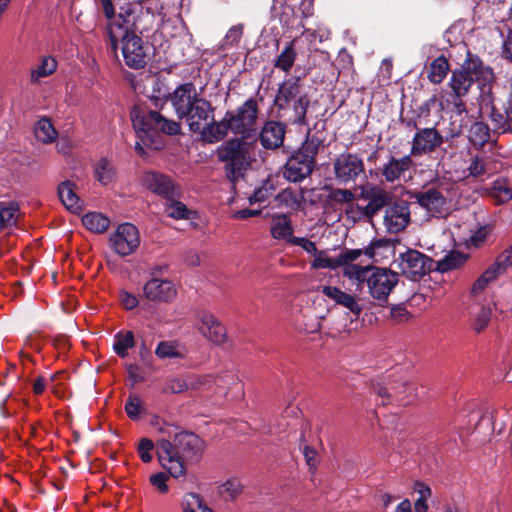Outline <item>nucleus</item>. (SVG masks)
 Returning a JSON list of instances; mask_svg holds the SVG:
<instances>
[{
  "mask_svg": "<svg viewBox=\"0 0 512 512\" xmlns=\"http://www.w3.org/2000/svg\"><path fill=\"white\" fill-rule=\"evenodd\" d=\"M204 441L188 431L176 433L172 440L161 439L157 442V456L160 465L173 478L186 473V465L200 461L204 452Z\"/></svg>",
  "mask_w": 512,
  "mask_h": 512,
  "instance_id": "1",
  "label": "nucleus"
},
{
  "mask_svg": "<svg viewBox=\"0 0 512 512\" xmlns=\"http://www.w3.org/2000/svg\"><path fill=\"white\" fill-rule=\"evenodd\" d=\"M146 29L143 19H130V14L124 19L112 20L107 23V34L111 49L117 51V43L121 40V50L125 64L132 69H141L146 65L147 48L135 32Z\"/></svg>",
  "mask_w": 512,
  "mask_h": 512,
  "instance_id": "2",
  "label": "nucleus"
},
{
  "mask_svg": "<svg viewBox=\"0 0 512 512\" xmlns=\"http://www.w3.org/2000/svg\"><path fill=\"white\" fill-rule=\"evenodd\" d=\"M133 127L140 141L135 144V151L140 156H145L144 146L158 150L162 143L158 140V132L167 135H177L181 131L180 124L172 119H167L159 112L149 111H133L131 115Z\"/></svg>",
  "mask_w": 512,
  "mask_h": 512,
  "instance_id": "3",
  "label": "nucleus"
},
{
  "mask_svg": "<svg viewBox=\"0 0 512 512\" xmlns=\"http://www.w3.org/2000/svg\"><path fill=\"white\" fill-rule=\"evenodd\" d=\"M495 75L492 68L485 65L479 56L467 53L461 68L451 73L448 86L451 89L450 95L466 96L474 82L482 83L484 86L494 81Z\"/></svg>",
  "mask_w": 512,
  "mask_h": 512,
  "instance_id": "4",
  "label": "nucleus"
},
{
  "mask_svg": "<svg viewBox=\"0 0 512 512\" xmlns=\"http://www.w3.org/2000/svg\"><path fill=\"white\" fill-rule=\"evenodd\" d=\"M359 199L368 201L365 206L351 203L344 212L353 223L372 222L373 218L391 201L389 193L378 185L366 184L360 187Z\"/></svg>",
  "mask_w": 512,
  "mask_h": 512,
  "instance_id": "5",
  "label": "nucleus"
},
{
  "mask_svg": "<svg viewBox=\"0 0 512 512\" xmlns=\"http://www.w3.org/2000/svg\"><path fill=\"white\" fill-rule=\"evenodd\" d=\"M244 138H232L222 143L216 150L217 159L225 163L228 178L235 182L251 165L249 145Z\"/></svg>",
  "mask_w": 512,
  "mask_h": 512,
  "instance_id": "6",
  "label": "nucleus"
},
{
  "mask_svg": "<svg viewBox=\"0 0 512 512\" xmlns=\"http://www.w3.org/2000/svg\"><path fill=\"white\" fill-rule=\"evenodd\" d=\"M478 104L480 113L488 114L493 132L498 134L512 133V89L508 92L500 107L495 105L490 87L487 90H482Z\"/></svg>",
  "mask_w": 512,
  "mask_h": 512,
  "instance_id": "7",
  "label": "nucleus"
},
{
  "mask_svg": "<svg viewBox=\"0 0 512 512\" xmlns=\"http://www.w3.org/2000/svg\"><path fill=\"white\" fill-rule=\"evenodd\" d=\"M258 112V102L253 97L247 99L235 111H227L225 116L231 132L245 139L255 135Z\"/></svg>",
  "mask_w": 512,
  "mask_h": 512,
  "instance_id": "8",
  "label": "nucleus"
},
{
  "mask_svg": "<svg viewBox=\"0 0 512 512\" xmlns=\"http://www.w3.org/2000/svg\"><path fill=\"white\" fill-rule=\"evenodd\" d=\"M271 14L286 29L303 27L301 19L313 14V0H301L300 4L273 0Z\"/></svg>",
  "mask_w": 512,
  "mask_h": 512,
  "instance_id": "9",
  "label": "nucleus"
},
{
  "mask_svg": "<svg viewBox=\"0 0 512 512\" xmlns=\"http://www.w3.org/2000/svg\"><path fill=\"white\" fill-rule=\"evenodd\" d=\"M398 282V273L388 268L375 267L368 278V293L379 306L384 307Z\"/></svg>",
  "mask_w": 512,
  "mask_h": 512,
  "instance_id": "10",
  "label": "nucleus"
},
{
  "mask_svg": "<svg viewBox=\"0 0 512 512\" xmlns=\"http://www.w3.org/2000/svg\"><path fill=\"white\" fill-rule=\"evenodd\" d=\"M161 269L155 267L151 270V278L143 285L142 296L149 302L169 304L176 299L177 288L171 280L158 277Z\"/></svg>",
  "mask_w": 512,
  "mask_h": 512,
  "instance_id": "11",
  "label": "nucleus"
},
{
  "mask_svg": "<svg viewBox=\"0 0 512 512\" xmlns=\"http://www.w3.org/2000/svg\"><path fill=\"white\" fill-rule=\"evenodd\" d=\"M399 268L408 279L417 281L433 270L434 261L424 253L408 249L399 256Z\"/></svg>",
  "mask_w": 512,
  "mask_h": 512,
  "instance_id": "12",
  "label": "nucleus"
},
{
  "mask_svg": "<svg viewBox=\"0 0 512 512\" xmlns=\"http://www.w3.org/2000/svg\"><path fill=\"white\" fill-rule=\"evenodd\" d=\"M416 132L411 141L410 155L412 157H422L431 155L444 143V136L435 126L418 128L413 122Z\"/></svg>",
  "mask_w": 512,
  "mask_h": 512,
  "instance_id": "13",
  "label": "nucleus"
},
{
  "mask_svg": "<svg viewBox=\"0 0 512 512\" xmlns=\"http://www.w3.org/2000/svg\"><path fill=\"white\" fill-rule=\"evenodd\" d=\"M413 199L431 217L440 218L449 213V201L442 190L430 187L411 193Z\"/></svg>",
  "mask_w": 512,
  "mask_h": 512,
  "instance_id": "14",
  "label": "nucleus"
},
{
  "mask_svg": "<svg viewBox=\"0 0 512 512\" xmlns=\"http://www.w3.org/2000/svg\"><path fill=\"white\" fill-rule=\"evenodd\" d=\"M142 184L149 191L164 199L180 198L181 196L180 186L170 176L160 172L147 171L143 173Z\"/></svg>",
  "mask_w": 512,
  "mask_h": 512,
  "instance_id": "15",
  "label": "nucleus"
},
{
  "mask_svg": "<svg viewBox=\"0 0 512 512\" xmlns=\"http://www.w3.org/2000/svg\"><path fill=\"white\" fill-rule=\"evenodd\" d=\"M333 169L336 180L341 184H347L354 182L364 173V162L357 154L342 153L334 160Z\"/></svg>",
  "mask_w": 512,
  "mask_h": 512,
  "instance_id": "16",
  "label": "nucleus"
},
{
  "mask_svg": "<svg viewBox=\"0 0 512 512\" xmlns=\"http://www.w3.org/2000/svg\"><path fill=\"white\" fill-rule=\"evenodd\" d=\"M112 249L120 256L132 254L140 244L138 229L131 223L120 224L110 237Z\"/></svg>",
  "mask_w": 512,
  "mask_h": 512,
  "instance_id": "17",
  "label": "nucleus"
},
{
  "mask_svg": "<svg viewBox=\"0 0 512 512\" xmlns=\"http://www.w3.org/2000/svg\"><path fill=\"white\" fill-rule=\"evenodd\" d=\"M383 225L389 234L402 232L410 223V209L406 201H399L385 206Z\"/></svg>",
  "mask_w": 512,
  "mask_h": 512,
  "instance_id": "18",
  "label": "nucleus"
},
{
  "mask_svg": "<svg viewBox=\"0 0 512 512\" xmlns=\"http://www.w3.org/2000/svg\"><path fill=\"white\" fill-rule=\"evenodd\" d=\"M200 98L192 82L180 84L168 95V100L180 120L183 119L184 114L187 113Z\"/></svg>",
  "mask_w": 512,
  "mask_h": 512,
  "instance_id": "19",
  "label": "nucleus"
},
{
  "mask_svg": "<svg viewBox=\"0 0 512 512\" xmlns=\"http://www.w3.org/2000/svg\"><path fill=\"white\" fill-rule=\"evenodd\" d=\"M414 387L412 384L403 382L398 385L392 384L389 387L376 384L373 386V392L380 400V404L387 405L396 402L406 405L410 402Z\"/></svg>",
  "mask_w": 512,
  "mask_h": 512,
  "instance_id": "20",
  "label": "nucleus"
},
{
  "mask_svg": "<svg viewBox=\"0 0 512 512\" xmlns=\"http://www.w3.org/2000/svg\"><path fill=\"white\" fill-rule=\"evenodd\" d=\"M214 108L212 104L204 99L200 98L194 106L184 114L183 119L186 121L189 130L193 133H197L203 129V125L207 121L213 119Z\"/></svg>",
  "mask_w": 512,
  "mask_h": 512,
  "instance_id": "21",
  "label": "nucleus"
},
{
  "mask_svg": "<svg viewBox=\"0 0 512 512\" xmlns=\"http://www.w3.org/2000/svg\"><path fill=\"white\" fill-rule=\"evenodd\" d=\"M315 164L296 152L288 159L284 167V177L290 182H301L308 177Z\"/></svg>",
  "mask_w": 512,
  "mask_h": 512,
  "instance_id": "22",
  "label": "nucleus"
},
{
  "mask_svg": "<svg viewBox=\"0 0 512 512\" xmlns=\"http://www.w3.org/2000/svg\"><path fill=\"white\" fill-rule=\"evenodd\" d=\"M286 125L280 121L269 120L264 123L259 140L265 149L275 150L283 145Z\"/></svg>",
  "mask_w": 512,
  "mask_h": 512,
  "instance_id": "23",
  "label": "nucleus"
},
{
  "mask_svg": "<svg viewBox=\"0 0 512 512\" xmlns=\"http://www.w3.org/2000/svg\"><path fill=\"white\" fill-rule=\"evenodd\" d=\"M306 95L302 92V83L299 77H290L285 80L278 88L274 104L279 111L286 110L292 100Z\"/></svg>",
  "mask_w": 512,
  "mask_h": 512,
  "instance_id": "24",
  "label": "nucleus"
},
{
  "mask_svg": "<svg viewBox=\"0 0 512 512\" xmlns=\"http://www.w3.org/2000/svg\"><path fill=\"white\" fill-rule=\"evenodd\" d=\"M199 330L209 341L221 345L227 339V332L220 321L209 312L199 314Z\"/></svg>",
  "mask_w": 512,
  "mask_h": 512,
  "instance_id": "25",
  "label": "nucleus"
},
{
  "mask_svg": "<svg viewBox=\"0 0 512 512\" xmlns=\"http://www.w3.org/2000/svg\"><path fill=\"white\" fill-rule=\"evenodd\" d=\"M319 290L323 295H325L328 299L333 301L336 305L342 306L349 310L354 316L359 317L362 312V307L358 303V300L355 296L341 290L336 286H321Z\"/></svg>",
  "mask_w": 512,
  "mask_h": 512,
  "instance_id": "26",
  "label": "nucleus"
},
{
  "mask_svg": "<svg viewBox=\"0 0 512 512\" xmlns=\"http://www.w3.org/2000/svg\"><path fill=\"white\" fill-rule=\"evenodd\" d=\"M229 131H231V128L224 115L220 121H214V118L207 121L206 124L203 125V129L197 133L201 135V139L204 142L213 144L223 140Z\"/></svg>",
  "mask_w": 512,
  "mask_h": 512,
  "instance_id": "27",
  "label": "nucleus"
},
{
  "mask_svg": "<svg viewBox=\"0 0 512 512\" xmlns=\"http://www.w3.org/2000/svg\"><path fill=\"white\" fill-rule=\"evenodd\" d=\"M412 164V156L410 154L401 158L391 156L389 161L384 164L381 172L385 180L392 183L399 180Z\"/></svg>",
  "mask_w": 512,
  "mask_h": 512,
  "instance_id": "28",
  "label": "nucleus"
},
{
  "mask_svg": "<svg viewBox=\"0 0 512 512\" xmlns=\"http://www.w3.org/2000/svg\"><path fill=\"white\" fill-rule=\"evenodd\" d=\"M271 236L276 240H287L294 237L291 219L286 214H275L272 216L270 224Z\"/></svg>",
  "mask_w": 512,
  "mask_h": 512,
  "instance_id": "29",
  "label": "nucleus"
},
{
  "mask_svg": "<svg viewBox=\"0 0 512 512\" xmlns=\"http://www.w3.org/2000/svg\"><path fill=\"white\" fill-rule=\"evenodd\" d=\"M75 185L70 181H64L58 186V195L63 205L73 213L82 210L80 198L74 190Z\"/></svg>",
  "mask_w": 512,
  "mask_h": 512,
  "instance_id": "30",
  "label": "nucleus"
},
{
  "mask_svg": "<svg viewBox=\"0 0 512 512\" xmlns=\"http://www.w3.org/2000/svg\"><path fill=\"white\" fill-rule=\"evenodd\" d=\"M94 176L104 186L114 182L117 178V172L112 161L106 157L100 158L94 165Z\"/></svg>",
  "mask_w": 512,
  "mask_h": 512,
  "instance_id": "31",
  "label": "nucleus"
},
{
  "mask_svg": "<svg viewBox=\"0 0 512 512\" xmlns=\"http://www.w3.org/2000/svg\"><path fill=\"white\" fill-rule=\"evenodd\" d=\"M34 135L41 143L50 144L56 140L58 132L49 118L42 117L34 126Z\"/></svg>",
  "mask_w": 512,
  "mask_h": 512,
  "instance_id": "32",
  "label": "nucleus"
},
{
  "mask_svg": "<svg viewBox=\"0 0 512 512\" xmlns=\"http://www.w3.org/2000/svg\"><path fill=\"white\" fill-rule=\"evenodd\" d=\"M276 201L279 206H284L297 211L304 202L303 192L292 188H285L276 195Z\"/></svg>",
  "mask_w": 512,
  "mask_h": 512,
  "instance_id": "33",
  "label": "nucleus"
},
{
  "mask_svg": "<svg viewBox=\"0 0 512 512\" xmlns=\"http://www.w3.org/2000/svg\"><path fill=\"white\" fill-rule=\"evenodd\" d=\"M449 70L450 65L447 58L444 55H440L430 63L428 79L433 84H440L447 76Z\"/></svg>",
  "mask_w": 512,
  "mask_h": 512,
  "instance_id": "34",
  "label": "nucleus"
},
{
  "mask_svg": "<svg viewBox=\"0 0 512 512\" xmlns=\"http://www.w3.org/2000/svg\"><path fill=\"white\" fill-rule=\"evenodd\" d=\"M84 226L94 233H104L110 225V219L102 213L90 212L82 217Z\"/></svg>",
  "mask_w": 512,
  "mask_h": 512,
  "instance_id": "35",
  "label": "nucleus"
},
{
  "mask_svg": "<svg viewBox=\"0 0 512 512\" xmlns=\"http://www.w3.org/2000/svg\"><path fill=\"white\" fill-rule=\"evenodd\" d=\"M310 104V99L308 95H303L302 97L292 100V116L289 118L291 123L298 125H307L306 114Z\"/></svg>",
  "mask_w": 512,
  "mask_h": 512,
  "instance_id": "36",
  "label": "nucleus"
},
{
  "mask_svg": "<svg viewBox=\"0 0 512 512\" xmlns=\"http://www.w3.org/2000/svg\"><path fill=\"white\" fill-rule=\"evenodd\" d=\"M468 139L474 146L483 147L490 139V128L484 122H474L468 131Z\"/></svg>",
  "mask_w": 512,
  "mask_h": 512,
  "instance_id": "37",
  "label": "nucleus"
},
{
  "mask_svg": "<svg viewBox=\"0 0 512 512\" xmlns=\"http://www.w3.org/2000/svg\"><path fill=\"white\" fill-rule=\"evenodd\" d=\"M181 508L183 512H213L203 498L197 493H186L181 500Z\"/></svg>",
  "mask_w": 512,
  "mask_h": 512,
  "instance_id": "38",
  "label": "nucleus"
},
{
  "mask_svg": "<svg viewBox=\"0 0 512 512\" xmlns=\"http://www.w3.org/2000/svg\"><path fill=\"white\" fill-rule=\"evenodd\" d=\"M19 216V206L17 203L0 202V231L16 224Z\"/></svg>",
  "mask_w": 512,
  "mask_h": 512,
  "instance_id": "39",
  "label": "nucleus"
},
{
  "mask_svg": "<svg viewBox=\"0 0 512 512\" xmlns=\"http://www.w3.org/2000/svg\"><path fill=\"white\" fill-rule=\"evenodd\" d=\"M372 269H375V266H361L358 264L347 265L345 268H342V274L349 280L356 281L358 284H362L368 282V278L370 273H372Z\"/></svg>",
  "mask_w": 512,
  "mask_h": 512,
  "instance_id": "40",
  "label": "nucleus"
},
{
  "mask_svg": "<svg viewBox=\"0 0 512 512\" xmlns=\"http://www.w3.org/2000/svg\"><path fill=\"white\" fill-rule=\"evenodd\" d=\"M134 345V334L131 331L119 332L114 336L113 349L120 358H125Z\"/></svg>",
  "mask_w": 512,
  "mask_h": 512,
  "instance_id": "41",
  "label": "nucleus"
},
{
  "mask_svg": "<svg viewBox=\"0 0 512 512\" xmlns=\"http://www.w3.org/2000/svg\"><path fill=\"white\" fill-rule=\"evenodd\" d=\"M296 55L294 41H291L286 44L285 48L278 55L274 66L284 72H288L294 65Z\"/></svg>",
  "mask_w": 512,
  "mask_h": 512,
  "instance_id": "42",
  "label": "nucleus"
},
{
  "mask_svg": "<svg viewBox=\"0 0 512 512\" xmlns=\"http://www.w3.org/2000/svg\"><path fill=\"white\" fill-rule=\"evenodd\" d=\"M414 491L418 494V498L414 503L415 512H428V499L432 496L431 488L421 481L414 483Z\"/></svg>",
  "mask_w": 512,
  "mask_h": 512,
  "instance_id": "43",
  "label": "nucleus"
},
{
  "mask_svg": "<svg viewBox=\"0 0 512 512\" xmlns=\"http://www.w3.org/2000/svg\"><path fill=\"white\" fill-rule=\"evenodd\" d=\"M490 195L497 204H504L512 199V189L505 180L497 179L493 182Z\"/></svg>",
  "mask_w": 512,
  "mask_h": 512,
  "instance_id": "44",
  "label": "nucleus"
},
{
  "mask_svg": "<svg viewBox=\"0 0 512 512\" xmlns=\"http://www.w3.org/2000/svg\"><path fill=\"white\" fill-rule=\"evenodd\" d=\"M57 69V62L52 57H44L31 72V81L37 82L40 78L53 74Z\"/></svg>",
  "mask_w": 512,
  "mask_h": 512,
  "instance_id": "45",
  "label": "nucleus"
},
{
  "mask_svg": "<svg viewBox=\"0 0 512 512\" xmlns=\"http://www.w3.org/2000/svg\"><path fill=\"white\" fill-rule=\"evenodd\" d=\"M502 273L495 268V266L492 264L488 269H486L481 276L474 282L472 288H471V294L478 295L480 294L487 285L495 280L498 276H500Z\"/></svg>",
  "mask_w": 512,
  "mask_h": 512,
  "instance_id": "46",
  "label": "nucleus"
},
{
  "mask_svg": "<svg viewBox=\"0 0 512 512\" xmlns=\"http://www.w3.org/2000/svg\"><path fill=\"white\" fill-rule=\"evenodd\" d=\"M178 199L179 198L166 199L165 213L173 219H188L190 211L187 206Z\"/></svg>",
  "mask_w": 512,
  "mask_h": 512,
  "instance_id": "47",
  "label": "nucleus"
},
{
  "mask_svg": "<svg viewBox=\"0 0 512 512\" xmlns=\"http://www.w3.org/2000/svg\"><path fill=\"white\" fill-rule=\"evenodd\" d=\"M320 144L321 141L318 137L308 136L296 153L302 154L304 158L311 160L315 164V157L319 151Z\"/></svg>",
  "mask_w": 512,
  "mask_h": 512,
  "instance_id": "48",
  "label": "nucleus"
},
{
  "mask_svg": "<svg viewBox=\"0 0 512 512\" xmlns=\"http://www.w3.org/2000/svg\"><path fill=\"white\" fill-rule=\"evenodd\" d=\"M355 198L356 196L351 190L343 188H333L328 194V199L339 205L346 204L348 206L355 200Z\"/></svg>",
  "mask_w": 512,
  "mask_h": 512,
  "instance_id": "49",
  "label": "nucleus"
},
{
  "mask_svg": "<svg viewBox=\"0 0 512 512\" xmlns=\"http://www.w3.org/2000/svg\"><path fill=\"white\" fill-rule=\"evenodd\" d=\"M187 390L186 378L180 376L168 378L162 388L164 394H179Z\"/></svg>",
  "mask_w": 512,
  "mask_h": 512,
  "instance_id": "50",
  "label": "nucleus"
},
{
  "mask_svg": "<svg viewBox=\"0 0 512 512\" xmlns=\"http://www.w3.org/2000/svg\"><path fill=\"white\" fill-rule=\"evenodd\" d=\"M466 260V256L456 252L446 256L438 263V270L445 272L459 267Z\"/></svg>",
  "mask_w": 512,
  "mask_h": 512,
  "instance_id": "51",
  "label": "nucleus"
},
{
  "mask_svg": "<svg viewBox=\"0 0 512 512\" xmlns=\"http://www.w3.org/2000/svg\"><path fill=\"white\" fill-rule=\"evenodd\" d=\"M365 255L364 249H345L337 256V264L341 268H345L347 265H354L360 256Z\"/></svg>",
  "mask_w": 512,
  "mask_h": 512,
  "instance_id": "52",
  "label": "nucleus"
},
{
  "mask_svg": "<svg viewBox=\"0 0 512 512\" xmlns=\"http://www.w3.org/2000/svg\"><path fill=\"white\" fill-rule=\"evenodd\" d=\"M125 412L132 420H138L142 412V402L137 395H129L125 403Z\"/></svg>",
  "mask_w": 512,
  "mask_h": 512,
  "instance_id": "53",
  "label": "nucleus"
},
{
  "mask_svg": "<svg viewBox=\"0 0 512 512\" xmlns=\"http://www.w3.org/2000/svg\"><path fill=\"white\" fill-rule=\"evenodd\" d=\"M491 315H492V310L490 307H481L480 311L476 314V316L474 317V320H473V329L479 333L481 331H483L490 319H491Z\"/></svg>",
  "mask_w": 512,
  "mask_h": 512,
  "instance_id": "54",
  "label": "nucleus"
},
{
  "mask_svg": "<svg viewBox=\"0 0 512 512\" xmlns=\"http://www.w3.org/2000/svg\"><path fill=\"white\" fill-rule=\"evenodd\" d=\"M242 491V485L237 479L227 480L221 485L220 492L225 498L234 499Z\"/></svg>",
  "mask_w": 512,
  "mask_h": 512,
  "instance_id": "55",
  "label": "nucleus"
},
{
  "mask_svg": "<svg viewBox=\"0 0 512 512\" xmlns=\"http://www.w3.org/2000/svg\"><path fill=\"white\" fill-rule=\"evenodd\" d=\"M495 268H497L502 274L512 266V244L505 249L495 260L493 263Z\"/></svg>",
  "mask_w": 512,
  "mask_h": 512,
  "instance_id": "56",
  "label": "nucleus"
},
{
  "mask_svg": "<svg viewBox=\"0 0 512 512\" xmlns=\"http://www.w3.org/2000/svg\"><path fill=\"white\" fill-rule=\"evenodd\" d=\"M97 2L99 3L108 22L125 18L121 12L118 15L116 14L113 0H97Z\"/></svg>",
  "mask_w": 512,
  "mask_h": 512,
  "instance_id": "57",
  "label": "nucleus"
},
{
  "mask_svg": "<svg viewBox=\"0 0 512 512\" xmlns=\"http://www.w3.org/2000/svg\"><path fill=\"white\" fill-rule=\"evenodd\" d=\"M155 354L159 358H175L179 356L176 346L166 341H162L158 344Z\"/></svg>",
  "mask_w": 512,
  "mask_h": 512,
  "instance_id": "58",
  "label": "nucleus"
},
{
  "mask_svg": "<svg viewBox=\"0 0 512 512\" xmlns=\"http://www.w3.org/2000/svg\"><path fill=\"white\" fill-rule=\"evenodd\" d=\"M149 481L161 494H166L169 491L167 485L168 476L164 472H158L149 477Z\"/></svg>",
  "mask_w": 512,
  "mask_h": 512,
  "instance_id": "59",
  "label": "nucleus"
},
{
  "mask_svg": "<svg viewBox=\"0 0 512 512\" xmlns=\"http://www.w3.org/2000/svg\"><path fill=\"white\" fill-rule=\"evenodd\" d=\"M153 448L154 443L150 439L143 438L140 440L138 445V454L144 463H149L152 460L151 451Z\"/></svg>",
  "mask_w": 512,
  "mask_h": 512,
  "instance_id": "60",
  "label": "nucleus"
},
{
  "mask_svg": "<svg viewBox=\"0 0 512 512\" xmlns=\"http://www.w3.org/2000/svg\"><path fill=\"white\" fill-rule=\"evenodd\" d=\"M242 35H243V26L242 25H235V26H232L226 36H225V45L226 46H235L237 45L241 38H242Z\"/></svg>",
  "mask_w": 512,
  "mask_h": 512,
  "instance_id": "61",
  "label": "nucleus"
},
{
  "mask_svg": "<svg viewBox=\"0 0 512 512\" xmlns=\"http://www.w3.org/2000/svg\"><path fill=\"white\" fill-rule=\"evenodd\" d=\"M185 378L188 390H198L211 381L210 376L187 375Z\"/></svg>",
  "mask_w": 512,
  "mask_h": 512,
  "instance_id": "62",
  "label": "nucleus"
},
{
  "mask_svg": "<svg viewBox=\"0 0 512 512\" xmlns=\"http://www.w3.org/2000/svg\"><path fill=\"white\" fill-rule=\"evenodd\" d=\"M312 267L315 269H336L339 268V265L337 264V257L330 258L319 255L313 260Z\"/></svg>",
  "mask_w": 512,
  "mask_h": 512,
  "instance_id": "63",
  "label": "nucleus"
},
{
  "mask_svg": "<svg viewBox=\"0 0 512 512\" xmlns=\"http://www.w3.org/2000/svg\"><path fill=\"white\" fill-rule=\"evenodd\" d=\"M501 57L512 63V28H509L502 43Z\"/></svg>",
  "mask_w": 512,
  "mask_h": 512,
  "instance_id": "64",
  "label": "nucleus"
}]
</instances>
